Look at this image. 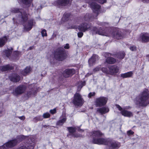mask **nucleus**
I'll return each mask as SVG.
<instances>
[{
    "label": "nucleus",
    "mask_w": 149,
    "mask_h": 149,
    "mask_svg": "<svg viewBox=\"0 0 149 149\" xmlns=\"http://www.w3.org/2000/svg\"><path fill=\"white\" fill-rule=\"evenodd\" d=\"M90 136L92 138L93 144L107 146L109 149H118L121 146L120 142L113 140L110 138H102L104 136L100 130H93L90 133Z\"/></svg>",
    "instance_id": "1"
},
{
    "label": "nucleus",
    "mask_w": 149,
    "mask_h": 149,
    "mask_svg": "<svg viewBox=\"0 0 149 149\" xmlns=\"http://www.w3.org/2000/svg\"><path fill=\"white\" fill-rule=\"evenodd\" d=\"M111 28L109 27H105L103 28L100 27L99 28L96 26H93L92 29V31L95 34H97L99 35L108 36L111 34L112 37L117 40H120L124 38V35L120 30L117 28L114 29L111 33Z\"/></svg>",
    "instance_id": "2"
},
{
    "label": "nucleus",
    "mask_w": 149,
    "mask_h": 149,
    "mask_svg": "<svg viewBox=\"0 0 149 149\" xmlns=\"http://www.w3.org/2000/svg\"><path fill=\"white\" fill-rule=\"evenodd\" d=\"M134 102L136 105L142 107H146L149 104V91L145 88L135 98Z\"/></svg>",
    "instance_id": "3"
},
{
    "label": "nucleus",
    "mask_w": 149,
    "mask_h": 149,
    "mask_svg": "<svg viewBox=\"0 0 149 149\" xmlns=\"http://www.w3.org/2000/svg\"><path fill=\"white\" fill-rule=\"evenodd\" d=\"M53 55L54 58L59 61L65 60L68 57L66 51L62 47H59L54 51Z\"/></svg>",
    "instance_id": "4"
},
{
    "label": "nucleus",
    "mask_w": 149,
    "mask_h": 149,
    "mask_svg": "<svg viewBox=\"0 0 149 149\" xmlns=\"http://www.w3.org/2000/svg\"><path fill=\"white\" fill-rule=\"evenodd\" d=\"M108 68V69L107 68L102 67L101 70L104 73L111 75H116L119 71V68L116 65L109 66Z\"/></svg>",
    "instance_id": "5"
},
{
    "label": "nucleus",
    "mask_w": 149,
    "mask_h": 149,
    "mask_svg": "<svg viewBox=\"0 0 149 149\" xmlns=\"http://www.w3.org/2000/svg\"><path fill=\"white\" fill-rule=\"evenodd\" d=\"M84 100L81 95L79 93H76L74 95L72 103L75 106H82L84 103Z\"/></svg>",
    "instance_id": "6"
},
{
    "label": "nucleus",
    "mask_w": 149,
    "mask_h": 149,
    "mask_svg": "<svg viewBox=\"0 0 149 149\" xmlns=\"http://www.w3.org/2000/svg\"><path fill=\"white\" fill-rule=\"evenodd\" d=\"M72 0H56L53 3V5L58 8H63L64 7L70 5Z\"/></svg>",
    "instance_id": "7"
},
{
    "label": "nucleus",
    "mask_w": 149,
    "mask_h": 149,
    "mask_svg": "<svg viewBox=\"0 0 149 149\" xmlns=\"http://www.w3.org/2000/svg\"><path fill=\"white\" fill-rule=\"evenodd\" d=\"M95 0H89L88 3L90 7L93 10V12L96 13L97 15L99 13L100 10L101 9V6L96 2Z\"/></svg>",
    "instance_id": "8"
},
{
    "label": "nucleus",
    "mask_w": 149,
    "mask_h": 149,
    "mask_svg": "<svg viewBox=\"0 0 149 149\" xmlns=\"http://www.w3.org/2000/svg\"><path fill=\"white\" fill-rule=\"evenodd\" d=\"M26 89V87L25 85H19L15 88L12 93L14 95L17 96L24 93Z\"/></svg>",
    "instance_id": "9"
},
{
    "label": "nucleus",
    "mask_w": 149,
    "mask_h": 149,
    "mask_svg": "<svg viewBox=\"0 0 149 149\" xmlns=\"http://www.w3.org/2000/svg\"><path fill=\"white\" fill-rule=\"evenodd\" d=\"M107 101V97L104 96H100L96 99L95 103L96 107H101L105 106Z\"/></svg>",
    "instance_id": "10"
},
{
    "label": "nucleus",
    "mask_w": 149,
    "mask_h": 149,
    "mask_svg": "<svg viewBox=\"0 0 149 149\" xmlns=\"http://www.w3.org/2000/svg\"><path fill=\"white\" fill-rule=\"evenodd\" d=\"M92 26V24L89 22H84L78 26L77 29L80 31L85 32L90 30Z\"/></svg>",
    "instance_id": "11"
},
{
    "label": "nucleus",
    "mask_w": 149,
    "mask_h": 149,
    "mask_svg": "<svg viewBox=\"0 0 149 149\" xmlns=\"http://www.w3.org/2000/svg\"><path fill=\"white\" fill-rule=\"evenodd\" d=\"M125 54L124 52L121 51L119 52H116L115 54H111L109 52H106L104 54L105 57L107 56H113L116 57L119 59H123L125 57Z\"/></svg>",
    "instance_id": "12"
},
{
    "label": "nucleus",
    "mask_w": 149,
    "mask_h": 149,
    "mask_svg": "<svg viewBox=\"0 0 149 149\" xmlns=\"http://www.w3.org/2000/svg\"><path fill=\"white\" fill-rule=\"evenodd\" d=\"M75 70L73 68H68L64 70L62 74L64 77L68 78L74 74L75 73Z\"/></svg>",
    "instance_id": "13"
},
{
    "label": "nucleus",
    "mask_w": 149,
    "mask_h": 149,
    "mask_svg": "<svg viewBox=\"0 0 149 149\" xmlns=\"http://www.w3.org/2000/svg\"><path fill=\"white\" fill-rule=\"evenodd\" d=\"M8 78L10 81L14 82H18L20 80V76L17 73H11L9 76Z\"/></svg>",
    "instance_id": "14"
},
{
    "label": "nucleus",
    "mask_w": 149,
    "mask_h": 149,
    "mask_svg": "<svg viewBox=\"0 0 149 149\" xmlns=\"http://www.w3.org/2000/svg\"><path fill=\"white\" fill-rule=\"evenodd\" d=\"M17 141L16 139L9 141L5 144L6 148H11L15 146L17 144Z\"/></svg>",
    "instance_id": "15"
},
{
    "label": "nucleus",
    "mask_w": 149,
    "mask_h": 149,
    "mask_svg": "<svg viewBox=\"0 0 149 149\" xmlns=\"http://www.w3.org/2000/svg\"><path fill=\"white\" fill-rule=\"evenodd\" d=\"M33 23V19L29 20L27 22V25L23 24L24 26V29L27 31H30L32 28Z\"/></svg>",
    "instance_id": "16"
},
{
    "label": "nucleus",
    "mask_w": 149,
    "mask_h": 149,
    "mask_svg": "<svg viewBox=\"0 0 149 149\" xmlns=\"http://www.w3.org/2000/svg\"><path fill=\"white\" fill-rule=\"evenodd\" d=\"M14 69V67L10 65V64H7L0 67V70L2 72L10 71Z\"/></svg>",
    "instance_id": "17"
},
{
    "label": "nucleus",
    "mask_w": 149,
    "mask_h": 149,
    "mask_svg": "<svg viewBox=\"0 0 149 149\" xmlns=\"http://www.w3.org/2000/svg\"><path fill=\"white\" fill-rule=\"evenodd\" d=\"M71 13L65 12L61 18V20L64 22L69 20L71 18Z\"/></svg>",
    "instance_id": "18"
},
{
    "label": "nucleus",
    "mask_w": 149,
    "mask_h": 149,
    "mask_svg": "<svg viewBox=\"0 0 149 149\" xmlns=\"http://www.w3.org/2000/svg\"><path fill=\"white\" fill-rule=\"evenodd\" d=\"M21 22L23 24H24L27 22L28 19V16L26 11H24L21 14Z\"/></svg>",
    "instance_id": "19"
},
{
    "label": "nucleus",
    "mask_w": 149,
    "mask_h": 149,
    "mask_svg": "<svg viewBox=\"0 0 149 149\" xmlns=\"http://www.w3.org/2000/svg\"><path fill=\"white\" fill-rule=\"evenodd\" d=\"M141 38L143 42H149V34L147 33L143 34L141 36Z\"/></svg>",
    "instance_id": "20"
},
{
    "label": "nucleus",
    "mask_w": 149,
    "mask_h": 149,
    "mask_svg": "<svg viewBox=\"0 0 149 149\" xmlns=\"http://www.w3.org/2000/svg\"><path fill=\"white\" fill-rule=\"evenodd\" d=\"M121 113L123 116L125 117H130L133 116L132 113L131 112L128 111L125 109L122 110L121 111Z\"/></svg>",
    "instance_id": "21"
},
{
    "label": "nucleus",
    "mask_w": 149,
    "mask_h": 149,
    "mask_svg": "<svg viewBox=\"0 0 149 149\" xmlns=\"http://www.w3.org/2000/svg\"><path fill=\"white\" fill-rule=\"evenodd\" d=\"M97 111L102 114L108 113L109 111V109L108 108L103 107L98 109L97 110Z\"/></svg>",
    "instance_id": "22"
},
{
    "label": "nucleus",
    "mask_w": 149,
    "mask_h": 149,
    "mask_svg": "<svg viewBox=\"0 0 149 149\" xmlns=\"http://www.w3.org/2000/svg\"><path fill=\"white\" fill-rule=\"evenodd\" d=\"M8 39V38L6 36L0 38V47H2L5 45Z\"/></svg>",
    "instance_id": "23"
},
{
    "label": "nucleus",
    "mask_w": 149,
    "mask_h": 149,
    "mask_svg": "<svg viewBox=\"0 0 149 149\" xmlns=\"http://www.w3.org/2000/svg\"><path fill=\"white\" fill-rule=\"evenodd\" d=\"M96 55L93 54L88 60V63L90 65L92 66L95 63L96 61Z\"/></svg>",
    "instance_id": "24"
},
{
    "label": "nucleus",
    "mask_w": 149,
    "mask_h": 149,
    "mask_svg": "<svg viewBox=\"0 0 149 149\" xmlns=\"http://www.w3.org/2000/svg\"><path fill=\"white\" fill-rule=\"evenodd\" d=\"M31 70V68L30 67H26L25 69L21 71V73L22 75L24 76H26L28 73H29Z\"/></svg>",
    "instance_id": "25"
},
{
    "label": "nucleus",
    "mask_w": 149,
    "mask_h": 149,
    "mask_svg": "<svg viewBox=\"0 0 149 149\" xmlns=\"http://www.w3.org/2000/svg\"><path fill=\"white\" fill-rule=\"evenodd\" d=\"M133 73L132 71H130L125 73L120 74V77L123 78L130 77L132 76Z\"/></svg>",
    "instance_id": "26"
},
{
    "label": "nucleus",
    "mask_w": 149,
    "mask_h": 149,
    "mask_svg": "<svg viewBox=\"0 0 149 149\" xmlns=\"http://www.w3.org/2000/svg\"><path fill=\"white\" fill-rule=\"evenodd\" d=\"M106 62L108 64H113L116 62V59L111 57H107L106 59Z\"/></svg>",
    "instance_id": "27"
},
{
    "label": "nucleus",
    "mask_w": 149,
    "mask_h": 149,
    "mask_svg": "<svg viewBox=\"0 0 149 149\" xmlns=\"http://www.w3.org/2000/svg\"><path fill=\"white\" fill-rule=\"evenodd\" d=\"M67 128L70 133L67 136L71 135L72 136V135L74 134V133L76 132V128L75 127H67Z\"/></svg>",
    "instance_id": "28"
},
{
    "label": "nucleus",
    "mask_w": 149,
    "mask_h": 149,
    "mask_svg": "<svg viewBox=\"0 0 149 149\" xmlns=\"http://www.w3.org/2000/svg\"><path fill=\"white\" fill-rule=\"evenodd\" d=\"M23 9L22 8H13L11 9V12L12 13H20L21 14H22V13Z\"/></svg>",
    "instance_id": "29"
},
{
    "label": "nucleus",
    "mask_w": 149,
    "mask_h": 149,
    "mask_svg": "<svg viewBox=\"0 0 149 149\" xmlns=\"http://www.w3.org/2000/svg\"><path fill=\"white\" fill-rule=\"evenodd\" d=\"M66 119H67L66 118H64L61 120H58L56 122V125L57 126H62L64 123L66 122Z\"/></svg>",
    "instance_id": "30"
},
{
    "label": "nucleus",
    "mask_w": 149,
    "mask_h": 149,
    "mask_svg": "<svg viewBox=\"0 0 149 149\" xmlns=\"http://www.w3.org/2000/svg\"><path fill=\"white\" fill-rule=\"evenodd\" d=\"M32 0H20V2L23 5L27 6H30Z\"/></svg>",
    "instance_id": "31"
},
{
    "label": "nucleus",
    "mask_w": 149,
    "mask_h": 149,
    "mask_svg": "<svg viewBox=\"0 0 149 149\" xmlns=\"http://www.w3.org/2000/svg\"><path fill=\"white\" fill-rule=\"evenodd\" d=\"M3 53L4 55H5L6 57L9 58L11 55L12 51L10 49H8L5 50L3 51Z\"/></svg>",
    "instance_id": "32"
},
{
    "label": "nucleus",
    "mask_w": 149,
    "mask_h": 149,
    "mask_svg": "<svg viewBox=\"0 0 149 149\" xmlns=\"http://www.w3.org/2000/svg\"><path fill=\"white\" fill-rule=\"evenodd\" d=\"M42 116L44 118H47L50 117V115L48 112H46L43 114Z\"/></svg>",
    "instance_id": "33"
},
{
    "label": "nucleus",
    "mask_w": 149,
    "mask_h": 149,
    "mask_svg": "<svg viewBox=\"0 0 149 149\" xmlns=\"http://www.w3.org/2000/svg\"><path fill=\"white\" fill-rule=\"evenodd\" d=\"M41 34L42 37L47 36V31L46 30L44 29L42 30L41 31Z\"/></svg>",
    "instance_id": "34"
},
{
    "label": "nucleus",
    "mask_w": 149,
    "mask_h": 149,
    "mask_svg": "<svg viewBox=\"0 0 149 149\" xmlns=\"http://www.w3.org/2000/svg\"><path fill=\"white\" fill-rule=\"evenodd\" d=\"M127 135L130 136L131 135H133L134 134V132H133L132 130H130L127 131Z\"/></svg>",
    "instance_id": "35"
},
{
    "label": "nucleus",
    "mask_w": 149,
    "mask_h": 149,
    "mask_svg": "<svg viewBox=\"0 0 149 149\" xmlns=\"http://www.w3.org/2000/svg\"><path fill=\"white\" fill-rule=\"evenodd\" d=\"M72 136L74 137L75 138H78L79 137H83V136L82 135H81L80 134H78V133H75L73 135H72Z\"/></svg>",
    "instance_id": "36"
},
{
    "label": "nucleus",
    "mask_w": 149,
    "mask_h": 149,
    "mask_svg": "<svg viewBox=\"0 0 149 149\" xmlns=\"http://www.w3.org/2000/svg\"><path fill=\"white\" fill-rule=\"evenodd\" d=\"M30 90L33 92V94L34 95H36L37 92V89H35V87L34 88H32Z\"/></svg>",
    "instance_id": "37"
},
{
    "label": "nucleus",
    "mask_w": 149,
    "mask_h": 149,
    "mask_svg": "<svg viewBox=\"0 0 149 149\" xmlns=\"http://www.w3.org/2000/svg\"><path fill=\"white\" fill-rule=\"evenodd\" d=\"M14 56L16 57H18L20 54L19 52L18 51H15L13 52Z\"/></svg>",
    "instance_id": "38"
},
{
    "label": "nucleus",
    "mask_w": 149,
    "mask_h": 149,
    "mask_svg": "<svg viewBox=\"0 0 149 149\" xmlns=\"http://www.w3.org/2000/svg\"><path fill=\"white\" fill-rule=\"evenodd\" d=\"M33 94V92L32 91H28L26 94V95L27 96L28 98H29Z\"/></svg>",
    "instance_id": "39"
},
{
    "label": "nucleus",
    "mask_w": 149,
    "mask_h": 149,
    "mask_svg": "<svg viewBox=\"0 0 149 149\" xmlns=\"http://www.w3.org/2000/svg\"><path fill=\"white\" fill-rule=\"evenodd\" d=\"M28 146H22L18 147L17 149H29Z\"/></svg>",
    "instance_id": "40"
},
{
    "label": "nucleus",
    "mask_w": 149,
    "mask_h": 149,
    "mask_svg": "<svg viewBox=\"0 0 149 149\" xmlns=\"http://www.w3.org/2000/svg\"><path fill=\"white\" fill-rule=\"evenodd\" d=\"M95 94V92H90L88 95V97L89 98H91L92 97L94 96Z\"/></svg>",
    "instance_id": "41"
},
{
    "label": "nucleus",
    "mask_w": 149,
    "mask_h": 149,
    "mask_svg": "<svg viewBox=\"0 0 149 149\" xmlns=\"http://www.w3.org/2000/svg\"><path fill=\"white\" fill-rule=\"evenodd\" d=\"M130 49L132 51H136V47L135 45L131 46Z\"/></svg>",
    "instance_id": "42"
},
{
    "label": "nucleus",
    "mask_w": 149,
    "mask_h": 149,
    "mask_svg": "<svg viewBox=\"0 0 149 149\" xmlns=\"http://www.w3.org/2000/svg\"><path fill=\"white\" fill-rule=\"evenodd\" d=\"M50 113L52 114H54L56 113V108H54L53 109H51L49 111Z\"/></svg>",
    "instance_id": "43"
},
{
    "label": "nucleus",
    "mask_w": 149,
    "mask_h": 149,
    "mask_svg": "<svg viewBox=\"0 0 149 149\" xmlns=\"http://www.w3.org/2000/svg\"><path fill=\"white\" fill-rule=\"evenodd\" d=\"M98 3L101 4H103L107 2L106 0H95Z\"/></svg>",
    "instance_id": "44"
},
{
    "label": "nucleus",
    "mask_w": 149,
    "mask_h": 149,
    "mask_svg": "<svg viewBox=\"0 0 149 149\" xmlns=\"http://www.w3.org/2000/svg\"><path fill=\"white\" fill-rule=\"evenodd\" d=\"M83 32L80 31L79 32L77 33V36L79 38H81L84 35V33Z\"/></svg>",
    "instance_id": "45"
},
{
    "label": "nucleus",
    "mask_w": 149,
    "mask_h": 149,
    "mask_svg": "<svg viewBox=\"0 0 149 149\" xmlns=\"http://www.w3.org/2000/svg\"><path fill=\"white\" fill-rule=\"evenodd\" d=\"M108 24L107 23L104 22H102L100 23L99 24V25L101 26H105L106 25H108Z\"/></svg>",
    "instance_id": "46"
},
{
    "label": "nucleus",
    "mask_w": 149,
    "mask_h": 149,
    "mask_svg": "<svg viewBox=\"0 0 149 149\" xmlns=\"http://www.w3.org/2000/svg\"><path fill=\"white\" fill-rule=\"evenodd\" d=\"M77 26L76 25H72L69 27L68 29H76L77 28Z\"/></svg>",
    "instance_id": "47"
},
{
    "label": "nucleus",
    "mask_w": 149,
    "mask_h": 149,
    "mask_svg": "<svg viewBox=\"0 0 149 149\" xmlns=\"http://www.w3.org/2000/svg\"><path fill=\"white\" fill-rule=\"evenodd\" d=\"M116 107L118 109V110L121 111L123 110L122 108L118 104H116Z\"/></svg>",
    "instance_id": "48"
},
{
    "label": "nucleus",
    "mask_w": 149,
    "mask_h": 149,
    "mask_svg": "<svg viewBox=\"0 0 149 149\" xmlns=\"http://www.w3.org/2000/svg\"><path fill=\"white\" fill-rule=\"evenodd\" d=\"M64 48L65 49H68L70 48L69 45L68 43H67L64 46Z\"/></svg>",
    "instance_id": "49"
},
{
    "label": "nucleus",
    "mask_w": 149,
    "mask_h": 149,
    "mask_svg": "<svg viewBox=\"0 0 149 149\" xmlns=\"http://www.w3.org/2000/svg\"><path fill=\"white\" fill-rule=\"evenodd\" d=\"M18 118L21 120H25V118L24 116H21L19 117Z\"/></svg>",
    "instance_id": "50"
},
{
    "label": "nucleus",
    "mask_w": 149,
    "mask_h": 149,
    "mask_svg": "<svg viewBox=\"0 0 149 149\" xmlns=\"http://www.w3.org/2000/svg\"><path fill=\"white\" fill-rule=\"evenodd\" d=\"M94 71H98L100 70V68L99 67H96L94 69Z\"/></svg>",
    "instance_id": "51"
},
{
    "label": "nucleus",
    "mask_w": 149,
    "mask_h": 149,
    "mask_svg": "<svg viewBox=\"0 0 149 149\" xmlns=\"http://www.w3.org/2000/svg\"><path fill=\"white\" fill-rule=\"evenodd\" d=\"M5 144H4L3 146H1V149H7L5 147Z\"/></svg>",
    "instance_id": "52"
},
{
    "label": "nucleus",
    "mask_w": 149,
    "mask_h": 149,
    "mask_svg": "<svg viewBox=\"0 0 149 149\" xmlns=\"http://www.w3.org/2000/svg\"><path fill=\"white\" fill-rule=\"evenodd\" d=\"M78 132H84V130L82 129H81V128H79L78 129Z\"/></svg>",
    "instance_id": "53"
},
{
    "label": "nucleus",
    "mask_w": 149,
    "mask_h": 149,
    "mask_svg": "<svg viewBox=\"0 0 149 149\" xmlns=\"http://www.w3.org/2000/svg\"><path fill=\"white\" fill-rule=\"evenodd\" d=\"M33 48V46H30L29 47V49L31 50Z\"/></svg>",
    "instance_id": "54"
},
{
    "label": "nucleus",
    "mask_w": 149,
    "mask_h": 149,
    "mask_svg": "<svg viewBox=\"0 0 149 149\" xmlns=\"http://www.w3.org/2000/svg\"><path fill=\"white\" fill-rule=\"evenodd\" d=\"M148 0H142V1L143 3H146L147 2V1Z\"/></svg>",
    "instance_id": "55"
},
{
    "label": "nucleus",
    "mask_w": 149,
    "mask_h": 149,
    "mask_svg": "<svg viewBox=\"0 0 149 149\" xmlns=\"http://www.w3.org/2000/svg\"><path fill=\"white\" fill-rule=\"evenodd\" d=\"M10 50H11V51L12 52V50H13V48H12V47H11V49H10Z\"/></svg>",
    "instance_id": "56"
},
{
    "label": "nucleus",
    "mask_w": 149,
    "mask_h": 149,
    "mask_svg": "<svg viewBox=\"0 0 149 149\" xmlns=\"http://www.w3.org/2000/svg\"><path fill=\"white\" fill-rule=\"evenodd\" d=\"M1 58H0V63H1Z\"/></svg>",
    "instance_id": "57"
},
{
    "label": "nucleus",
    "mask_w": 149,
    "mask_h": 149,
    "mask_svg": "<svg viewBox=\"0 0 149 149\" xmlns=\"http://www.w3.org/2000/svg\"><path fill=\"white\" fill-rule=\"evenodd\" d=\"M83 83H84V82H83L82 83V84H83Z\"/></svg>",
    "instance_id": "58"
},
{
    "label": "nucleus",
    "mask_w": 149,
    "mask_h": 149,
    "mask_svg": "<svg viewBox=\"0 0 149 149\" xmlns=\"http://www.w3.org/2000/svg\"><path fill=\"white\" fill-rule=\"evenodd\" d=\"M83 83H84V82H83L82 83V84H83Z\"/></svg>",
    "instance_id": "59"
}]
</instances>
